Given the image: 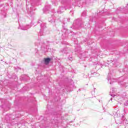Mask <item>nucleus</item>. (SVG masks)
Returning a JSON list of instances; mask_svg holds the SVG:
<instances>
[{
	"label": "nucleus",
	"instance_id": "1",
	"mask_svg": "<svg viewBox=\"0 0 128 128\" xmlns=\"http://www.w3.org/2000/svg\"><path fill=\"white\" fill-rule=\"evenodd\" d=\"M107 78L108 80V82L110 84H112V82H114V79L113 78H112V77L110 76V74H108V76Z\"/></svg>",
	"mask_w": 128,
	"mask_h": 128
},
{
	"label": "nucleus",
	"instance_id": "2",
	"mask_svg": "<svg viewBox=\"0 0 128 128\" xmlns=\"http://www.w3.org/2000/svg\"><path fill=\"white\" fill-rule=\"evenodd\" d=\"M44 62L45 64H48L50 63V58H44Z\"/></svg>",
	"mask_w": 128,
	"mask_h": 128
},
{
	"label": "nucleus",
	"instance_id": "3",
	"mask_svg": "<svg viewBox=\"0 0 128 128\" xmlns=\"http://www.w3.org/2000/svg\"><path fill=\"white\" fill-rule=\"evenodd\" d=\"M115 90L114 88L110 89V94L111 96H116V95H114V94H113Z\"/></svg>",
	"mask_w": 128,
	"mask_h": 128
},
{
	"label": "nucleus",
	"instance_id": "4",
	"mask_svg": "<svg viewBox=\"0 0 128 128\" xmlns=\"http://www.w3.org/2000/svg\"><path fill=\"white\" fill-rule=\"evenodd\" d=\"M82 16H86V12H84L82 13Z\"/></svg>",
	"mask_w": 128,
	"mask_h": 128
},
{
	"label": "nucleus",
	"instance_id": "5",
	"mask_svg": "<svg viewBox=\"0 0 128 128\" xmlns=\"http://www.w3.org/2000/svg\"><path fill=\"white\" fill-rule=\"evenodd\" d=\"M21 30H26V28H21Z\"/></svg>",
	"mask_w": 128,
	"mask_h": 128
},
{
	"label": "nucleus",
	"instance_id": "6",
	"mask_svg": "<svg viewBox=\"0 0 128 128\" xmlns=\"http://www.w3.org/2000/svg\"><path fill=\"white\" fill-rule=\"evenodd\" d=\"M121 117H122V118H124V116L122 115V116H121Z\"/></svg>",
	"mask_w": 128,
	"mask_h": 128
},
{
	"label": "nucleus",
	"instance_id": "7",
	"mask_svg": "<svg viewBox=\"0 0 128 128\" xmlns=\"http://www.w3.org/2000/svg\"><path fill=\"white\" fill-rule=\"evenodd\" d=\"M127 6H128V4Z\"/></svg>",
	"mask_w": 128,
	"mask_h": 128
}]
</instances>
